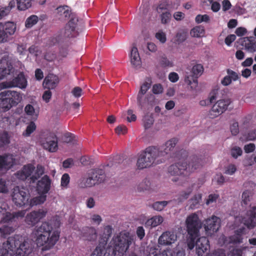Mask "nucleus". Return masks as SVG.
Masks as SVG:
<instances>
[{"instance_id":"59","label":"nucleus","mask_w":256,"mask_h":256,"mask_svg":"<svg viewBox=\"0 0 256 256\" xmlns=\"http://www.w3.org/2000/svg\"><path fill=\"white\" fill-rule=\"evenodd\" d=\"M127 128L124 125H120L115 128V132L118 134H124L127 132Z\"/></svg>"},{"instance_id":"49","label":"nucleus","mask_w":256,"mask_h":256,"mask_svg":"<svg viewBox=\"0 0 256 256\" xmlns=\"http://www.w3.org/2000/svg\"><path fill=\"white\" fill-rule=\"evenodd\" d=\"M196 22L197 24H200L202 22H208L210 20V17L207 14H198L195 18Z\"/></svg>"},{"instance_id":"6","label":"nucleus","mask_w":256,"mask_h":256,"mask_svg":"<svg viewBox=\"0 0 256 256\" xmlns=\"http://www.w3.org/2000/svg\"><path fill=\"white\" fill-rule=\"evenodd\" d=\"M202 165V160L197 156H194L191 162H178L172 164L168 168V172L172 176H188L198 168Z\"/></svg>"},{"instance_id":"18","label":"nucleus","mask_w":256,"mask_h":256,"mask_svg":"<svg viewBox=\"0 0 256 256\" xmlns=\"http://www.w3.org/2000/svg\"><path fill=\"white\" fill-rule=\"evenodd\" d=\"M42 146L50 152H56L58 148L56 136L54 134L50 133L46 138V141L42 142Z\"/></svg>"},{"instance_id":"62","label":"nucleus","mask_w":256,"mask_h":256,"mask_svg":"<svg viewBox=\"0 0 256 256\" xmlns=\"http://www.w3.org/2000/svg\"><path fill=\"white\" fill-rule=\"evenodd\" d=\"M236 39V36L235 34H231L228 35L225 38L224 42L226 44L230 46L232 43L234 42Z\"/></svg>"},{"instance_id":"29","label":"nucleus","mask_w":256,"mask_h":256,"mask_svg":"<svg viewBox=\"0 0 256 256\" xmlns=\"http://www.w3.org/2000/svg\"><path fill=\"white\" fill-rule=\"evenodd\" d=\"M164 221L163 218L160 216H154L148 219L144 223L146 228H152L161 224Z\"/></svg>"},{"instance_id":"23","label":"nucleus","mask_w":256,"mask_h":256,"mask_svg":"<svg viewBox=\"0 0 256 256\" xmlns=\"http://www.w3.org/2000/svg\"><path fill=\"white\" fill-rule=\"evenodd\" d=\"M241 44L244 50L250 52L256 51V41L253 36L245 37L241 39Z\"/></svg>"},{"instance_id":"38","label":"nucleus","mask_w":256,"mask_h":256,"mask_svg":"<svg viewBox=\"0 0 256 256\" xmlns=\"http://www.w3.org/2000/svg\"><path fill=\"white\" fill-rule=\"evenodd\" d=\"M10 143V136L8 132L4 131L0 134V148L4 147Z\"/></svg>"},{"instance_id":"35","label":"nucleus","mask_w":256,"mask_h":256,"mask_svg":"<svg viewBox=\"0 0 256 256\" xmlns=\"http://www.w3.org/2000/svg\"><path fill=\"white\" fill-rule=\"evenodd\" d=\"M190 35L193 37L200 38L204 36L205 30L204 27L198 26L194 28L190 32Z\"/></svg>"},{"instance_id":"14","label":"nucleus","mask_w":256,"mask_h":256,"mask_svg":"<svg viewBox=\"0 0 256 256\" xmlns=\"http://www.w3.org/2000/svg\"><path fill=\"white\" fill-rule=\"evenodd\" d=\"M27 81L23 72H20L17 76L10 82H2V87L8 88L12 87H18L20 88H26Z\"/></svg>"},{"instance_id":"54","label":"nucleus","mask_w":256,"mask_h":256,"mask_svg":"<svg viewBox=\"0 0 256 256\" xmlns=\"http://www.w3.org/2000/svg\"><path fill=\"white\" fill-rule=\"evenodd\" d=\"M226 72L228 76L233 81H236L240 78L239 75L236 72L230 68L226 70Z\"/></svg>"},{"instance_id":"52","label":"nucleus","mask_w":256,"mask_h":256,"mask_svg":"<svg viewBox=\"0 0 256 256\" xmlns=\"http://www.w3.org/2000/svg\"><path fill=\"white\" fill-rule=\"evenodd\" d=\"M242 153V150L240 147L235 146L231 150L232 156L235 158H236L238 156H241Z\"/></svg>"},{"instance_id":"20","label":"nucleus","mask_w":256,"mask_h":256,"mask_svg":"<svg viewBox=\"0 0 256 256\" xmlns=\"http://www.w3.org/2000/svg\"><path fill=\"white\" fill-rule=\"evenodd\" d=\"M177 236L172 231H166L164 232L159 237L158 244L160 245H170L176 240Z\"/></svg>"},{"instance_id":"25","label":"nucleus","mask_w":256,"mask_h":256,"mask_svg":"<svg viewBox=\"0 0 256 256\" xmlns=\"http://www.w3.org/2000/svg\"><path fill=\"white\" fill-rule=\"evenodd\" d=\"M82 236L86 240L94 241L96 240L98 234L96 230L93 227L86 226L82 230Z\"/></svg>"},{"instance_id":"7","label":"nucleus","mask_w":256,"mask_h":256,"mask_svg":"<svg viewBox=\"0 0 256 256\" xmlns=\"http://www.w3.org/2000/svg\"><path fill=\"white\" fill-rule=\"evenodd\" d=\"M0 111L6 112L20 102L22 97L20 94L16 91L4 90L0 94Z\"/></svg>"},{"instance_id":"17","label":"nucleus","mask_w":256,"mask_h":256,"mask_svg":"<svg viewBox=\"0 0 256 256\" xmlns=\"http://www.w3.org/2000/svg\"><path fill=\"white\" fill-rule=\"evenodd\" d=\"M242 222L248 228H252L256 226V206L252 207L246 212L242 218Z\"/></svg>"},{"instance_id":"5","label":"nucleus","mask_w":256,"mask_h":256,"mask_svg":"<svg viewBox=\"0 0 256 256\" xmlns=\"http://www.w3.org/2000/svg\"><path fill=\"white\" fill-rule=\"evenodd\" d=\"M159 158L158 148L154 146H148L139 156L137 166L138 169H144L151 166L154 164H159L164 160V158Z\"/></svg>"},{"instance_id":"4","label":"nucleus","mask_w":256,"mask_h":256,"mask_svg":"<svg viewBox=\"0 0 256 256\" xmlns=\"http://www.w3.org/2000/svg\"><path fill=\"white\" fill-rule=\"evenodd\" d=\"M132 242L131 238L128 233H120L119 235L114 237L108 246L103 250L104 252L102 256H123L128 248Z\"/></svg>"},{"instance_id":"13","label":"nucleus","mask_w":256,"mask_h":256,"mask_svg":"<svg viewBox=\"0 0 256 256\" xmlns=\"http://www.w3.org/2000/svg\"><path fill=\"white\" fill-rule=\"evenodd\" d=\"M14 72V68L8 54H4L0 60V80Z\"/></svg>"},{"instance_id":"30","label":"nucleus","mask_w":256,"mask_h":256,"mask_svg":"<svg viewBox=\"0 0 256 256\" xmlns=\"http://www.w3.org/2000/svg\"><path fill=\"white\" fill-rule=\"evenodd\" d=\"M130 62L135 67L140 66L141 64L140 58L136 46H134L130 52Z\"/></svg>"},{"instance_id":"46","label":"nucleus","mask_w":256,"mask_h":256,"mask_svg":"<svg viewBox=\"0 0 256 256\" xmlns=\"http://www.w3.org/2000/svg\"><path fill=\"white\" fill-rule=\"evenodd\" d=\"M152 80L150 78H147L144 83L141 86L139 92L142 94H145L148 89L150 88L152 85Z\"/></svg>"},{"instance_id":"32","label":"nucleus","mask_w":256,"mask_h":256,"mask_svg":"<svg viewBox=\"0 0 256 256\" xmlns=\"http://www.w3.org/2000/svg\"><path fill=\"white\" fill-rule=\"evenodd\" d=\"M44 172V168L42 165L38 164L34 174L30 177V182L34 183Z\"/></svg>"},{"instance_id":"41","label":"nucleus","mask_w":256,"mask_h":256,"mask_svg":"<svg viewBox=\"0 0 256 256\" xmlns=\"http://www.w3.org/2000/svg\"><path fill=\"white\" fill-rule=\"evenodd\" d=\"M36 126L34 122H30L26 126V130L23 132L24 136H30L36 130Z\"/></svg>"},{"instance_id":"36","label":"nucleus","mask_w":256,"mask_h":256,"mask_svg":"<svg viewBox=\"0 0 256 256\" xmlns=\"http://www.w3.org/2000/svg\"><path fill=\"white\" fill-rule=\"evenodd\" d=\"M16 2L20 10H25L32 6V0H16Z\"/></svg>"},{"instance_id":"64","label":"nucleus","mask_w":256,"mask_h":256,"mask_svg":"<svg viewBox=\"0 0 256 256\" xmlns=\"http://www.w3.org/2000/svg\"><path fill=\"white\" fill-rule=\"evenodd\" d=\"M255 148H256L255 144L252 143L246 144L244 148V152L246 153L252 152L254 150Z\"/></svg>"},{"instance_id":"56","label":"nucleus","mask_w":256,"mask_h":256,"mask_svg":"<svg viewBox=\"0 0 256 256\" xmlns=\"http://www.w3.org/2000/svg\"><path fill=\"white\" fill-rule=\"evenodd\" d=\"M70 178L68 174H64L61 178V186L63 187H66L70 182Z\"/></svg>"},{"instance_id":"27","label":"nucleus","mask_w":256,"mask_h":256,"mask_svg":"<svg viewBox=\"0 0 256 256\" xmlns=\"http://www.w3.org/2000/svg\"><path fill=\"white\" fill-rule=\"evenodd\" d=\"M14 159L8 154L0 155V170L8 169L12 166Z\"/></svg>"},{"instance_id":"42","label":"nucleus","mask_w":256,"mask_h":256,"mask_svg":"<svg viewBox=\"0 0 256 256\" xmlns=\"http://www.w3.org/2000/svg\"><path fill=\"white\" fill-rule=\"evenodd\" d=\"M144 126L145 129L150 128L154 124V120L153 117L148 114L145 115L143 118Z\"/></svg>"},{"instance_id":"50","label":"nucleus","mask_w":256,"mask_h":256,"mask_svg":"<svg viewBox=\"0 0 256 256\" xmlns=\"http://www.w3.org/2000/svg\"><path fill=\"white\" fill-rule=\"evenodd\" d=\"M150 182L147 178H145L142 182L139 185L138 189L140 190H148L150 188Z\"/></svg>"},{"instance_id":"39","label":"nucleus","mask_w":256,"mask_h":256,"mask_svg":"<svg viewBox=\"0 0 256 256\" xmlns=\"http://www.w3.org/2000/svg\"><path fill=\"white\" fill-rule=\"evenodd\" d=\"M14 220V216L12 213L6 212L2 218L0 223L2 224H9Z\"/></svg>"},{"instance_id":"19","label":"nucleus","mask_w":256,"mask_h":256,"mask_svg":"<svg viewBox=\"0 0 256 256\" xmlns=\"http://www.w3.org/2000/svg\"><path fill=\"white\" fill-rule=\"evenodd\" d=\"M51 180L48 175H44L38 182L36 190L39 194H46L50 188Z\"/></svg>"},{"instance_id":"37","label":"nucleus","mask_w":256,"mask_h":256,"mask_svg":"<svg viewBox=\"0 0 256 256\" xmlns=\"http://www.w3.org/2000/svg\"><path fill=\"white\" fill-rule=\"evenodd\" d=\"M38 18L37 16L32 14L28 16L25 21V26L27 28H30L37 24Z\"/></svg>"},{"instance_id":"9","label":"nucleus","mask_w":256,"mask_h":256,"mask_svg":"<svg viewBox=\"0 0 256 256\" xmlns=\"http://www.w3.org/2000/svg\"><path fill=\"white\" fill-rule=\"evenodd\" d=\"M106 178L105 172L100 168L92 169L88 174V176L85 181L86 187H91L95 184L104 182Z\"/></svg>"},{"instance_id":"11","label":"nucleus","mask_w":256,"mask_h":256,"mask_svg":"<svg viewBox=\"0 0 256 256\" xmlns=\"http://www.w3.org/2000/svg\"><path fill=\"white\" fill-rule=\"evenodd\" d=\"M16 30V24L12 22H0V43L6 42Z\"/></svg>"},{"instance_id":"24","label":"nucleus","mask_w":256,"mask_h":256,"mask_svg":"<svg viewBox=\"0 0 256 256\" xmlns=\"http://www.w3.org/2000/svg\"><path fill=\"white\" fill-rule=\"evenodd\" d=\"M59 82V78L58 76L52 74H48L44 79L43 82L44 86L48 90L54 89Z\"/></svg>"},{"instance_id":"47","label":"nucleus","mask_w":256,"mask_h":256,"mask_svg":"<svg viewBox=\"0 0 256 256\" xmlns=\"http://www.w3.org/2000/svg\"><path fill=\"white\" fill-rule=\"evenodd\" d=\"M35 169L34 166L32 164L25 165L23 166L22 170L28 178L30 176Z\"/></svg>"},{"instance_id":"57","label":"nucleus","mask_w":256,"mask_h":256,"mask_svg":"<svg viewBox=\"0 0 256 256\" xmlns=\"http://www.w3.org/2000/svg\"><path fill=\"white\" fill-rule=\"evenodd\" d=\"M8 190L6 186L5 180L0 179V193L6 194L8 192Z\"/></svg>"},{"instance_id":"16","label":"nucleus","mask_w":256,"mask_h":256,"mask_svg":"<svg viewBox=\"0 0 256 256\" xmlns=\"http://www.w3.org/2000/svg\"><path fill=\"white\" fill-rule=\"evenodd\" d=\"M46 212L44 210H39L32 211L28 214L26 217V222L30 226H34L41 219L46 216Z\"/></svg>"},{"instance_id":"60","label":"nucleus","mask_w":256,"mask_h":256,"mask_svg":"<svg viewBox=\"0 0 256 256\" xmlns=\"http://www.w3.org/2000/svg\"><path fill=\"white\" fill-rule=\"evenodd\" d=\"M152 92L154 94H161L163 92V88L161 84H154L152 86Z\"/></svg>"},{"instance_id":"45","label":"nucleus","mask_w":256,"mask_h":256,"mask_svg":"<svg viewBox=\"0 0 256 256\" xmlns=\"http://www.w3.org/2000/svg\"><path fill=\"white\" fill-rule=\"evenodd\" d=\"M159 62L162 68L172 67L174 66L173 62L168 59L165 56L160 57Z\"/></svg>"},{"instance_id":"44","label":"nucleus","mask_w":256,"mask_h":256,"mask_svg":"<svg viewBox=\"0 0 256 256\" xmlns=\"http://www.w3.org/2000/svg\"><path fill=\"white\" fill-rule=\"evenodd\" d=\"M168 201L156 202L152 204V208L156 210H162L168 204Z\"/></svg>"},{"instance_id":"3","label":"nucleus","mask_w":256,"mask_h":256,"mask_svg":"<svg viewBox=\"0 0 256 256\" xmlns=\"http://www.w3.org/2000/svg\"><path fill=\"white\" fill-rule=\"evenodd\" d=\"M36 236L38 246H42V250L45 251L52 248L60 238V232L52 231V227L48 222H44L40 226H36L34 232Z\"/></svg>"},{"instance_id":"51","label":"nucleus","mask_w":256,"mask_h":256,"mask_svg":"<svg viewBox=\"0 0 256 256\" xmlns=\"http://www.w3.org/2000/svg\"><path fill=\"white\" fill-rule=\"evenodd\" d=\"M207 256H226V254L224 250L218 248L210 252Z\"/></svg>"},{"instance_id":"28","label":"nucleus","mask_w":256,"mask_h":256,"mask_svg":"<svg viewBox=\"0 0 256 256\" xmlns=\"http://www.w3.org/2000/svg\"><path fill=\"white\" fill-rule=\"evenodd\" d=\"M245 234V228H240L234 232V234L230 237L231 243L238 244L242 242V236Z\"/></svg>"},{"instance_id":"10","label":"nucleus","mask_w":256,"mask_h":256,"mask_svg":"<svg viewBox=\"0 0 256 256\" xmlns=\"http://www.w3.org/2000/svg\"><path fill=\"white\" fill-rule=\"evenodd\" d=\"M231 102L232 100L230 98L218 100L209 110V117L211 118L218 117L228 109Z\"/></svg>"},{"instance_id":"33","label":"nucleus","mask_w":256,"mask_h":256,"mask_svg":"<svg viewBox=\"0 0 256 256\" xmlns=\"http://www.w3.org/2000/svg\"><path fill=\"white\" fill-rule=\"evenodd\" d=\"M193 184L188 186L186 190L181 191L178 195V200L182 202L188 198L193 190Z\"/></svg>"},{"instance_id":"43","label":"nucleus","mask_w":256,"mask_h":256,"mask_svg":"<svg viewBox=\"0 0 256 256\" xmlns=\"http://www.w3.org/2000/svg\"><path fill=\"white\" fill-rule=\"evenodd\" d=\"M202 198L200 194H195L190 200V208L192 209H194L197 208V206L199 204L200 201Z\"/></svg>"},{"instance_id":"15","label":"nucleus","mask_w":256,"mask_h":256,"mask_svg":"<svg viewBox=\"0 0 256 256\" xmlns=\"http://www.w3.org/2000/svg\"><path fill=\"white\" fill-rule=\"evenodd\" d=\"M220 226V219L212 216L211 218L206 219L204 224V228L206 232L210 234L216 232Z\"/></svg>"},{"instance_id":"34","label":"nucleus","mask_w":256,"mask_h":256,"mask_svg":"<svg viewBox=\"0 0 256 256\" xmlns=\"http://www.w3.org/2000/svg\"><path fill=\"white\" fill-rule=\"evenodd\" d=\"M15 229L9 224H4L0 228V234L2 237L6 238L14 232Z\"/></svg>"},{"instance_id":"8","label":"nucleus","mask_w":256,"mask_h":256,"mask_svg":"<svg viewBox=\"0 0 256 256\" xmlns=\"http://www.w3.org/2000/svg\"><path fill=\"white\" fill-rule=\"evenodd\" d=\"M78 18L77 16L72 15V18L69 20L66 24L64 32L60 36L57 38L58 42H64L66 38H70L76 37L78 35L77 26Z\"/></svg>"},{"instance_id":"31","label":"nucleus","mask_w":256,"mask_h":256,"mask_svg":"<svg viewBox=\"0 0 256 256\" xmlns=\"http://www.w3.org/2000/svg\"><path fill=\"white\" fill-rule=\"evenodd\" d=\"M46 196L40 194L39 196H36L30 200V202H28L27 205H28L30 207L32 208L34 206L40 204H43L46 200Z\"/></svg>"},{"instance_id":"55","label":"nucleus","mask_w":256,"mask_h":256,"mask_svg":"<svg viewBox=\"0 0 256 256\" xmlns=\"http://www.w3.org/2000/svg\"><path fill=\"white\" fill-rule=\"evenodd\" d=\"M155 36L162 44H164L166 40V35L162 31H159L156 32Z\"/></svg>"},{"instance_id":"61","label":"nucleus","mask_w":256,"mask_h":256,"mask_svg":"<svg viewBox=\"0 0 256 256\" xmlns=\"http://www.w3.org/2000/svg\"><path fill=\"white\" fill-rule=\"evenodd\" d=\"M218 195L216 194H210L208 196V198L206 199V204H210L214 202H216L218 198Z\"/></svg>"},{"instance_id":"26","label":"nucleus","mask_w":256,"mask_h":256,"mask_svg":"<svg viewBox=\"0 0 256 256\" xmlns=\"http://www.w3.org/2000/svg\"><path fill=\"white\" fill-rule=\"evenodd\" d=\"M112 232V226L108 225L104 228V232L100 238L98 245L100 248L104 249V246H106L108 241L111 236Z\"/></svg>"},{"instance_id":"58","label":"nucleus","mask_w":256,"mask_h":256,"mask_svg":"<svg viewBox=\"0 0 256 256\" xmlns=\"http://www.w3.org/2000/svg\"><path fill=\"white\" fill-rule=\"evenodd\" d=\"M136 234L140 240H142L145 236V230L144 228L142 226H138L136 228Z\"/></svg>"},{"instance_id":"53","label":"nucleus","mask_w":256,"mask_h":256,"mask_svg":"<svg viewBox=\"0 0 256 256\" xmlns=\"http://www.w3.org/2000/svg\"><path fill=\"white\" fill-rule=\"evenodd\" d=\"M160 18L162 23L166 24L170 21L171 18V14L168 12H166L162 13L160 16Z\"/></svg>"},{"instance_id":"63","label":"nucleus","mask_w":256,"mask_h":256,"mask_svg":"<svg viewBox=\"0 0 256 256\" xmlns=\"http://www.w3.org/2000/svg\"><path fill=\"white\" fill-rule=\"evenodd\" d=\"M230 130L232 134L234 136H236L239 132L238 122H234L230 126Z\"/></svg>"},{"instance_id":"2","label":"nucleus","mask_w":256,"mask_h":256,"mask_svg":"<svg viewBox=\"0 0 256 256\" xmlns=\"http://www.w3.org/2000/svg\"><path fill=\"white\" fill-rule=\"evenodd\" d=\"M33 248L30 241L16 234L8 238L0 246V256H26L32 252Z\"/></svg>"},{"instance_id":"21","label":"nucleus","mask_w":256,"mask_h":256,"mask_svg":"<svg viewBox=\"0 0 256 256\" xmlns=\"http://www.w3.org/2000/svg\"><path fill=\"white\" fill-rule=\"evenodd\" d=\"M178 140L176 138H173L167 141L164 145L161 146L158 149V155L161 158H163L166 156L170 154L173 151L177 142Z\"/></svg>"},{"instance_id":"12","label":"nucleus","mask_w":256,"mask_h":256,"mask_svg":"<svg viewBox=\"0 0 256 256\" xmlns=\"http://www.w3.org/2000/svg\"><path fill=\"white\" fill-rule=\"evenodd\" d=\"M29 197V193L23 188L20 189L19 186H16L14 188L12 199L17 206H22L26 205L28 204Z\"/></svg>"},{"instance_id":"40","label":"nucleus","mask_w":256,"mask_h":256,"mask_svg":"<svg viewBox=\"0 0 256 256\" xmlns=\"http://www.w3.org/2000/svg\"><path fill=\"white\" fill-rule=\"evenodd\" d=\"M252 192L248 190L244 191L242 194V204L247 205L250 201L252 196Z\"/></svg>"},{"instance_id":"48","label":"nucleus","mask_w":256,"mask_h":256,"mask_svg":"<svg viewBox=\"0 0 256 256\" xmlns=\"http://www.w3.org/2000/svg\"><path fill=\"white\" fill-rule=\"evenodd\" d=\"M204 68L201 64H197L194 66L192 68V72L196 76H200L202 74Z\"/></svg>"},{"instance_id":"22","label":"nucleus","mask_w":256,"mask_h":256,"mask_svg":"<svg viewBox=\"0 0 256 256\" xmlns=\"http://www.w3.org/2000/svg\"><path fill=\"white\" fill-rule=\"evenodd\" d=\"M58 16L60 19L62 20H67L71 19L72 16H77L75 13L72 12L70 8L67 6H60L56 8Z\"/></svg>"},{"instance_id":"1","label":"nucleus","mask_w":256,"mask_h":256,"mask_svg":"<svg viewBox=\"0 0 256 256\" xmlns=\"http://www.w3.org/2000/svg\"><path fill=\"white\" fill-rule=\"evenodd\" d=\"M186 226L187 232L186 241L188 248L192 250L196 246L198 256H207L210 247L209 241L205 236L200 238V230L202 224L196 214L192 213L187 216Z\"/></svg>"}]
</instances>
